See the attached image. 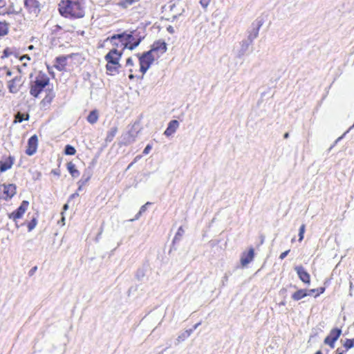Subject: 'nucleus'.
<instances>
[{
	"instance_id": "obj_1",
	"label": "nucleus",
	"mask_w": 354,
	"mask_h": 354,
	"mask_svg": "<svg viewBox=\"0 0 354 354\" xmlns=\"http://www.w3.org/2000/svg\"><path fill=\"white\" fill-rule=\"evenodd\" d=\"M60 15L66 19H79L86 15L84 0H60L58 3Z\"/></svg>"
},
{
	"instance_id": "obj_2",
	"label": "nucleus",
	"mask_w": 354,
	"mask_h": 354,
	"mask_svg": "<svg viewBox=\"0 0 354 354\" xmlns=\"http://www.w3.org/2000/svg\"><path fill=\"white\" fill-rule=\"evenodd\" d=\"M137 57L139 59L140 67L139 68H129V80L142 79L144 75L149 68L153 62L156 60L152 55L147 51L142 54H138Z\"/></svg>"
},
{
	"instance_id": "obj_3",
	"label": "nucleus",
	"mask_w": 354,
	"mask_h": 354,
	"mask_svg": "<svg viewBox=\"0 0 354 354\" xmlns=\"http://www.w3.org/2000/svg\"><path fill=\"white\" fill-rule=\"evenodd\" d=\"M50 84V77L42 71H39L35 79L30 83V94L34 97H38L39 95L46 91V87Z\"/></svg>"
},
{
	"instance_id": "obj_4",
	"label": "nucleus",
	"mask_w": 354,
	"mask_h": 354,
	"mask_svg": "<svg viewBox=\"0 0 354 354\" xmlns=\"http://www.w3.org/2000/svg\"><path fill=\"white\" fill-rule=\"evenodd\" d=\"M123 53L117 50H109V51L104 56V59L106 62L105 68L106 73L109 75H114L119 73L121 68L120 60Z\"/></svg>"
},
{
	"instance_id": "obj_5",
	"label": "nucleus",
	"mask_w": 354,
	"mask_h": 354,
	"mask_svg": "<svg viewBox=\"0 0 354 354\" xmlns=\"http://www.w3.org/2000/svg\"><path fill=\"white\" fill-rule=\"evenodd\" d=\"M17 193V186L13 183L0 185V200L8 201Z\"/></svg>"
},
{
	"instance_id": "obj_6",
	"label": "nucleus",
	"mask_w": 354,
	"mask_h": 354,
	"mask_svg": "<svg viewBox=\"0 0 354 354\" xmlns=\"http://www.w3.org/2000/svg\"><path fill=\"white\" fill-rule=\"evenodd\" d=\"M123 39V35L121 34H115L111 37H107L106 41H109L112 48L111 50H117V51H121V53H124V51L126 48L124 46L125 44Z\"/></svg>"
},
{
	"instance_id": "obj_7",
	"label": "nucleus",
	"mask_w": 354,
	"mask_h": 354,
	"mask_svg": "<svg viewBox=\"0 0 354 354\" xmlns=\"http://www.w3.org/2000/svg\"><path fill=\"white\" fill-rule=\"evenodd\" d=\"M167 44L164 41H156L152 46L151 48L147 52L153 57L155 59H158L167 51Z\"/></svg>"
},
{
	"instance_id": "obj_8",
	"label": "nucleus",
	"mask_w": 354,
	"mask_h": 354,
	"mask_svg": "<svg viewBox=\"0 0 354 354\" xmlns=\"http://www.w3.org/2000/svg\"><path fill=\"white\" fill-rule=\"evenodd\" d=\"M25 83V78L22 74L15 76L7 83V87L10 93H18Z\"/></svg>"
},
{
	"instance_id": "obj_9",
	"label": "nucleus",
	"mask_w": 354,
	"mask_h": 354,
	"mask_svg": "<svg viewBox=\"0 0 354 354\" xmlns=\"http://www.w3.org/2000/svg\"><path fill=\"white\" fill-rule=\"evenodd\" d=\"M24 8L29 14L37 16L41 9V3L39 0H24Z\"/></svg>"
},
{
	"instance_id": "obj_10",
	"label": "nucleus",
	"mask_w": 354,
	"mask_h": 354,
	"mask_svg": "<svg viewBox=\"0 0 354 354\" xmlns=\"http://www.w3.org/2000/svg\"><path fill=\"white\" fill-rule=\"evenodd\" d=\"M342 335V329L339 328H333L330 330L329 334L325 337L324 343L326 345L333 348L336 341Z\"/></svg>"
},
{
	"instance_id": "obj_11",
	"label": "nucleus",
	"mask_w": 354,
	"mask_h": 354,
	"mask_svg": "<svg viewBox=\"0 0 354 354\" xmlns=\"http://www.w3.org/2000/svg\"><path fill=\"white\" fill-rule=\"evenodd\" d=\"M123 39L125 44L124 46L126 48L129 50H133L136 48L141 41V39L139 37H136L132 33H127L122 32Z\"/></svg>"
},
{
	"instance_id": "obj_12",
	"label": "nucleus",
	"mask_w": 354,
	"mask_h": 354,
	"mask_svg": "<svg viewBox=\"0 0 354 354\" xmlns=\"http://www.w3.org/2000/svg\"><path fill=\"white\" fill-rule=\"evenodd\" d=\"M29 206V202L27 201H23L20 205V206L15 211H13L11 214L8 215L9 218L12 219L14 221H17L22 218L23 215L27 210Z\"/></svg>"
},
{
	"instance_id": "obj_13",
	"label": "nucleus",
	"mask_w": 354,
	"mask_h": 354,
	"mask_svg": "<svg viewBox=\"0 0 354 354\" xmlns=\"http://www.w3.org/2000/svg\"><path fill=\"white\" fill-rule=\"evenodd\" d=\"M39 144L38 136L35 134L32 136L28 140L27 142L26 149L25 153L26 155L31 156L34 155L37 150Z\"/></svg>"
},
{
	"instance_id": "obj_14",
	"label": "nucleus",
	"mask_w": 354,
	"mask_h": 354,
	"mask_svg": "<svg viewBox=\"0 0 354 354\" xmlns=\"http://www.w3.org/2000/svg\"><path fill=\"white\" fill-rule=\"evenodd\" d=\"M30 57L24 55L19 58L21 64L17 66V70L20 74H26L30 68Z\"/></svg>"
},
{
	"instance_id": "obj_15",
	"label": "nucleus",
	"mask_w": 354,
	"mask_h": 354,
	"mask_svg": "<svg viewBox=\"0 0 354 354\" xmlns=\"http://www.w3.org/2000/svg\"><path fill=\"white\" fill-rule=\"evenodd\" d=\"M73 55H61L57 57L55 59L54 67L59 71H64L66 70L68 59L71 58Z\"/></svg>"
},
{
	"instance_id": "obj_16",
	"label": "nucleus",
	"mask_w": 354,
	"mask_h": 354,
	"mask_svg": "<svg viewBox=\"0 0 354 354\" xmlns=\"http://www.w3.org/2000/svg\"><path fill=\"white\" fill-rule=\"evenodd\" d=\"M15 157L12 156L3 157L0 160V173H3L11 169L15 163Z\"/></svg>"
},
{
	"instance_id": "obj_17",
	"label": "nucleus",
	"mask_w": 354,
	"mask_h": 354,
	"mask_svg": "<svg viewBox=\"0 0 354 354\" xmlns=\"http://www.w3.org/2000/svg\"><path fill=\"white\" fill-rule=\"evenodd\" d=\"M254 257V250L253 248H249L248 252H243L241 254L240 263L243 267H245L248 263L253 261Z\"/></svg>"
},
{
	"instance_id": "obj_18",
	"label": "nucleus",
	"mask_w": 354,
	"mask_h": 354,
	"mask_svg": "<svg viewBox=\"0 0 354 354\" xmlns=\"http://www.w3.org/2000/svg\"><path fill=\"white\" fill-rule=\"evenodd\" d=\"M299 279L306 284L310 283V275L302 266H297L295 268Z\"/></svg>"
},
{
	"instance_id": "obj_19",
	"label": "nucleus",
	"mask_w": 354,
	"mask_h": 354,
	"mask_svg": "<svg viewBox=\"0 0 354 354\" xmlns=\"http://www.w3.org/2000/svg\"><path fill=\"white\" fill-rule=\"evenodd\" d=\"M55 97V93L53 89V88H47L46 90V95H45L44 97L42 99V100L41 101V104L44 106H48L51 104V102H53Z\"/></svg>"
},
{
	"instance_id": "obj_20",
	"label": "nucleus",
	"mask_w": 354,
	"mask_h": 354,
	"mask_svg": "<svg viewBox=\"0 0 354 354\" xmlns=\"http://www.w3.org/2000/svg\"><path fill=\"white\" fill-rule=\"evenodd\" d=\"M179 127V122L176 120L170 121L168 124V127L164 132V134L167 137H169L173 135Z\"/></svg>"
},
{
	"instance_id": "obj_21",
	"label": "nucleus",
	"mask_w": 354,
	"mask_h": 354,
	"mask_svg": "<svg viewBox=\"0 0 354 354\" xmlns=\"http://www.w3.org/2000/svg\"><path fill=\"white\" fill-rule=\"evenodd\" d=\"M66 169L73 178H77L80 176V172L72 161L66 163Z\"/></svg>"
},
{
	"instance_id": "obj_22",
	"label": "nucleus",
	"mask_w": 354,
	"mask_h": 354,
	"mask_svg": "<svg viewBox=\"0 0 354 354\" xmlns=\"http://www.w3.org/2000/svg\"><path fill=\"white\" fill-rule=\"evenodd\" d=\"M5 3L6 0H0V16L10 15L17 13L12 7L3 8L2 5Z\"/></svg>"
},
{
	"instance_id": "obj_23",
	"label": "nucleus",
	"mask_w": 354,
	"mask_h": 354,
	"mask_svg": "<svg viewBox=\"0 0 354 354\" xmlns=\"http://www.w3.org/2000/svg\"><path fill=\"white\" fill-rule=\"evenodd\" d=\"M99 119V112L97 109L91 111L86 118L87 122L93 124L97 122Z\"/></svg>"
},
{
	"instance_id": "obj_24",
	"label": "nucleus",
	"mask_w": 354,
	"mask_h": 354,
	"mask_svg": "<svg viewBox=\"0 0 354 354\" xmlns=\"http://www.w3.org/2000/svg\"><path fill=\"white\" fill-rule=\"evenodd\" d=\"M308 295L307 290L305 289H299L292 295V299L295 301H299Z\"/></svg>"
},
{
	"instance_id": "obj_25",
	"label": "nucleus",
	"mask_w": 354,
	"mask_h": 354,
	"mask_svg": "<svg viewBox=\"0 0 354 354\" xmlns=\"http://www.w3.org/2000/svg\"><path fill=\"white\" fill-rule=\"evenodd\" d=\"M10 24L6 21H0V36H6L9 32Z\"/></svg>"
},
{
	"instance_id": "obj_26",
	"label": "nucleus",
	"mask_w": 354,
	"mask_h": 354,
	"mask_svg": "<svg viewBox=\"0 0 354 354\" xmlns=\"http://www.w3.org/2000/svg\"><path fill=\"white\" fill-rule=\"evenodd\" d=\"M118 129L117 127H113L110 129V130L107 132L105 141L106 142H110L113 140L115 135L117 134Z\"/></svg>"
},
{
	"instance_id": "obj_27",
	"label": "nucleus",
	"mask_w": 354,
	"mask_h": 354,
	"mask_svg": "<svg viewBox=\"0 0 354 354\" xmlns=\"http://www.w3.org/2000/svg\"><path fill=\"white\" fill-rule=\"evenodd\" d=\"M29 117L28 113H21V112H18L15 116L14 123L21 122L24 120H28Z\"/></svg>"
},
{
	"instance_id": "obj_28",
	"label": "nucleus",
	"mask_w": 354,
	"mask_h": 354,
	"mask_svg": "<svg viewBox=\"0 0 354 354\" xmlns=\"http://www.w3.org/2000/svg\"><path fill=\"white\" fill-rule=\"evenodd\" d=\"M12 75V72L10 68L7 66L0 67V79L4 78L8 76H10Z\"/></svg>"
},
{
	"instance_id": "obj_29",
	"label": "nucleus",
	"mask_w": 354,
	"mask_h": 354,
	"mask_svg": "<svg viewBox=\"0 0 354 354\" xmlns=\"http://www.w3.org/2000/svg\"><path fill=\"white\" fill-rule=\"evenodd\" d=\"M37 225V217L33 216L32 219L27 223V228L28 232H31Z\"/></svg>"
},
{
	"instance_id": "obj_30",
	"label": "nucleus",
	"mask_w": 354,
	"mask_h": 354,
	"mask_svg": "<svg viewBox=\"0 0 354 354\" xmlns=\"http://www.w3.org/2000/svg\"><path fill=\"white\" fill-rule=\"evenodd\" d=\"M343 346L346 351L354 347V337L353 339H346L343 343Z\"/></svg>"
},
{
	"instance_id": "obj_31",
	"label": "nucleus",
	"mask_w": 354,
	"mask_h": 354,
	"mask_svg": "<svg viewBox=\"0 0 354 354\" xmlns=\"http://www.w3.org/2000/svg\"><path fill=\"white\" fill-rule=\"evenodd\" d=\"M63 30V28L62 26L56 24L53 26L51 28V35L57 36L61 34Z\"/></svg>"
},
{
	"instance_id": "obj_32",
	"label": "nucleus",
	"mask_w": 354,
	"mask_h": 354,
	"mask_svg": "<svg viewBox=\"0 0 354 354\" xmlns=\"http://www.w3.org/2000/svg\"><path fill=\"white\" fill-rule=\"evenodd\" d=\"M13 50L11 48L6 47L2 53V55L1 56V59H4L6 58L9 57L10 56L13 55Z\"/></svg>"
},
{
	"instance_id": "obj_33",
	"label": "nucleus",
	"mask_w": 354,
	"mask_h": 354,
	"mask_svg": "<svg viewBox=\"0 0 354 354\" xmlns=\"http://www.w3.org/2000/svg\"><path fill=\"white\" fill-rule=\"evenodd\" d=\"M64 153L68 156H73L76 153V149L74 147L67 145L65 147Z\"/></svg>"
},
{
	"instance_id": "obj_34",
	"label": "nucleus",
	"mask_w": 354,
	"mask_h": 354,
	"mask_svg": "<svg viewBox=\"0 0 354 354\" xmlns=\"http://www.w3.org/2000/svg\"><path fill=\"white\" fill-rule=\"evenodd\" d=\"M134 3V0H122L118 3V6L123 8H127Z\"/></svg>"
},
{
	"instance_id": "obj_35",
	"label": "nucleus",
	"mask_w": 354,
	"mask_h": 354,
	"mask_svg": "<svg viewBox=\"0 0 354 354\" xmlns=\"http://www.w3.org/2000/svg\"><path fill=\"white\" fill-rule=\"evenodd\" d=\"M306 230V225L302 224L299 230V241L301 242L304 239V236Z\"/></svg>"
},
{
	"instance_id": "obj_36",
	"label": "nucleus",
	"mask_w": 354,
	"mask_h": 354,
	"mask_svg": "<svg viewBox=\"0 0 354 354\" xmlns=\"http://www.w3.org/2000/svg\"><path fill=\"white\" fill-rule=\"evenodd\" d=\"M183 234H184V230H183V227L180 226L178 229L177 232L176 233V235L174 238V242L178 241L180 239V237L183 235Z\"/></svg>"
},
{
	"instance_id": "obj_37",
	"label": "nucleus",
	"mask_w": 354,
	"mask_h": 354,
	"mask_svg": "<svg viewBox=\"0 0 354 354\" xmlns=\"http://www.w3.org/2000/svg\"><path fill=\"white\" fill-rule=\"evenodd\" d=\"M126 66L129 67V68H138L137 66H136L133 63V61L131 57H129L126 61Z\"/></svg>"
},
{
	"instance_id": "obj_38",
	"label": "nucleus",
	"mask_w": 354,
	"mask_h": 354,
	"mask_svg": "<svg viewBox=\"0 0 354 354\" xmlns=\"http://www.w3.org/2000/svg\"><path fill=\"white\" fill-rule=\"evenodd\" d=\"M191 331L192 330H186L185 333L179 335L178 337V341H183L185 338L188 337L191 334Z\"/></svg>"
},
{
	"instance_id": "obj_39",
	"label": "nucleus",
	"mask_w": 354,
	"mask_h": 354,
	"mask_svg": "<svg viewBox=\"0 0 354 354\" xmlns=\"http://www.w3.org/2000/svg\"><path fill=\"white\" fill-rule=\"evenodd\" d=\"M326 288L325 287H320L319 288H316V294L315 297H318L320 295L323 294L325 292Z\"/></svg>"
},
{
	"instance_id": "obj_40",
	"label": "nucleus",
	"mask_w": 354,
	"mask_h": 354,
	"mask_svg": "<svg viewBox=\"0 0 354 354\" xmlns=\"http://www.w3.org/2000/svg\"><path fill=\"white\" fill-rule=\"evenodd\" d=\"M211 0H201L200 3L203 8H207Z\"/></svg>"
},
{
	"instance_id": "obj_41",
	"label": "nucleus",
	"mask_w": 354,
	"mask_h": 354,
	"mask_svg": "<svg viewBox=\"0 0 354 354\" xmlns=\"http://www.w3.org/2000/svg\"><path fill=\"white\" fill-rule=\"evenodd\" d=\"M152 147L151 145H147L146 146V147L145 148V149L143 150V154L145 155H147L149 153V151H151Z\"/></svg>"
},
{
	"instance_id": "obj_42",
	"label": "nucleus",
	"mask_w": 354,
	"mask_h": 354,
	"mask_svg": "<svg viewBox=\"0 0 354 354\" xmlns=\"http://www.w3.org/2000/svg\"><path fill=\"white\" fill-rule=\"evenodd\" d=\"M4 85L3 81L0 80V96H3L4 95Z\"/></svg>"
},
{
	"instance_id": "obj_43",
	"label": "nucleus",
	"mask_w": 354,
	"mask_h": 354,
	"mask_svg": "<svg viewBox=\"0 0 354 354\" xmlns=\"http://www.w3.org/2000/svg\"><path fill=\"white\" fill-rule=\"evenodd\" d=\"M149 204H150V203L147 202L145 205H142V206L140 207V211H139V212H138V215L139 216V215H140L142 212H145V211H146V209H147V208H146V206H147V205H149Z\"/></svg>"
},
{
	"instance_id": "obj_44",
	"label": "nucleus",
	"mask_w": 354,
	"mask_h": 354,
	"mask_svg": "<svg viewBox=\"0 0 354 354\" xmlns=\"http://www.w3.org/2000/svg\"><path fill=\"white\" fill-rule=\"evenodd\" d=\"M290 252V250H286L285 252H282L280 256L279 259L283 260Z\"/></svg>"
},
{
	"instance_id": "obj_45",
	"label": "nucleus",
	"mask_w": 354,
	"mask_h": 354,
	"mask_svg": "<svg viewBox=\"0 0 354 354\" xmlns=\"http://www.w3.org/2000/svg\"><path fill=\"white\" fill-rule=\"evenodd\" d=\"M37 270V266H34L33 268H32L28 272L29 276L30 277L32 276Z\"/></svg>"
},
{
	"instance_id": "obj_46",
	"label": "nucleus",
	"mask_w": 354,
	"mask_h": 354,
	"mask_svg": "<svg viewBox=\"0 0 354 354\" xmlns=\"http://www.w3.org/2000/svg\"><path fill=\"white\" fill-rule=\"evenodd\" d=\"M308 295L312 294V293H315L316 294V289H310L308 291H307Z\"/></svg>"
},
{
	"instance_id": "obj_47",
	"label": "nucleus",
	"mask_w": 354,
	"mask_h": 354,
	"mask_svg": "<svg viewBox=\"0 0 354 354\" xmlns=\"http://www.w3.org/2000/svg\"><path fill=\"white\" fill-rule=\"evenodd\" d=\"M53 174L55 175H57V176H59V172L58 171H56V170H52L51 171Z\"/></svg>"
},
{
	"instance_id": "obj_48",
	"label": "nucleus",
	"mask_w": 354,
	"mask_h": 354,
	"mask_svg": "<svg viewBox=\"0 0 354 354\" xmlns=\"http://www.w3.org/2000/svg\"><path fill=\"white\" fill-rule=\"evenodd\" d=\"M28 49L29 50H33V49H34V46H33V45H30V46L28 47Z\"/></svg>"
},
{
	"instance_id": "obj_49",
	"label": "nucleus",
	"mask_w": 354,
	"mask_h": 354,
	"mask_svg": "<svg viewBox=\"0 0 354 354\" xmlns=\"http://www.w3.org/2000/svg\"><path fill=\"white\" fill-rule=\"evenodd\" d=\"M68 204H65V205H64V207H63V209H64V210H66V209H68Z\"/></svg>"
},
{
	"instance_id": "obj_50",
	"label": "nucleus",
	"mask_w": 354,
	"mask_h": 354,
	"mask_svg": "<svg viewBox=\"0 0 354 354\" xmlns=\"http://www.w3.org/2000/svg\"><path fill=\"white\" fill-rule=\"evenodd\" d=\"M284 138H288L289 137V133H286L283 136Z\"/></svg>"
},
{
	"instance_id": "obj_51",
	"label": "nucleus",
	"mask_w": 354,
	"mask_h": 354,
	"mask_svg": "<svg viewBox=\"0 0 354 354\" xmlns=\"http://www.w3.org/2000/svg\"><path fill=\"white\" fill-rule=\"evenodd\" d=\"M315 354H323L321 351H317Z\"/></svg>"
}]
</instances>
